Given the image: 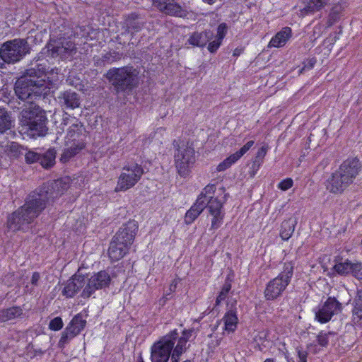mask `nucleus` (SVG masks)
<instances>
[{
  "label": "nucleus",
  "instance_id": "obj_1",
  "mask_svg": "<svg viewBox=\"0 0 362 362\" xmlns=\"http://www.w3.org/2000/svg\"><path fill=\"white\" fill-rule=\"evenodd\" d=\"M59 192L54 194L51 189L47 188L37 189L30 193L23 206L14 211L8 216L6 227L12 231H27L32 226L35 220L46 208L47 204L59 195Z\"/></svg>",
  "mask_w": 362,
  "mask_h": 362
},
{
  "label": "nucleus",
  "instance_id": "obj_2",
  "mask_svg": "<svg viewBox=\"0 0 362 362\" xmlns=\"http://www.w3.org/2000/svg\"><path fill=\"white\" fill-rule=\"evenodd\" d=\"M45 63L31 62L30 67L25 71L23 77L18 79L15 85V93L18 98L26 101L28 105L35 104L34 101L41 98L46 88L45 79L39 78L45 76Z\"/></svg>",
  "mask_w": 362,
  "mask_h": 362
},
{
  "label": "nucleus",
  "instance_id": "obj_3",
  "mask_svg": "<svg viewBox=\"0 0 362 362\" xmlns=\"http://www.w3.org/2000/svg\"><path fill=\"white\" fill-rule=\"evenodd\" d=\"M66 129L64 149L61 160L69 161L72 157L79 153L85 147L86 130L83 124L76 117L64 112L57 125V135H62Z\"/></svg>",
  "mask_w": 362,
  "mask_h": 362
},
{
  "label": "nucleus",
  "instance_id": "obj_4",
  "mask_svg": "<svg viewBox=\"0 0 362 362\" xmlns=\"http://www.w3.org/2000/svg\"><path fill=\"white\" fill-rule=\"evenodd\" d=\"M362 165L356 158L345 160L338 170L326 180L327 190L333 194H341L350 186L361 171Z\"/></svg>",
  "mask_w": 362,
  "mask_h": 362
},
{
  "label": "nucleus",
  "instance_id": "obj_5",
  "mask_svg": "<svg viewBox=\"0 0 362 362\" xmlns=\"http://www.w3.org/2000/svg\"><path fill=\"white\" fill-rule=\"evenodd\" d=\"M46 112L38 105L31 104L21 112L22 130L32 137L45 136L48 132Z\"/></svg>",
  "mask_w": 362,
  "mask_h": 362
},
{
  "label": "nucleus",
  "instance_id": "obj_6",
  "mask_svg": "<svg viewBox=\"0 0 362 362\" xmlns=\"http://www.w3.org/2000/svg\"><path fill=\"white\" fill-rule=\"evenodd\" d=\"M139 71L132 66L112 68L105 74L106 78L117 93H130L139 83Z\"/></svg>",
  "mask_w": 362,
  "mask_h": 362
},
{
  "label": "nucleus",
  "instance_id": "obj_7",
  "mask_svg": "<svg viewBox=\"0 0 362 362\" xmlns=\"http://www.w3.org/2000/svg\"><path fill=\"white\" fill-rule=\"evenodd\" d=\"M293 270L294 264L292 262H287L284 264L283 269L279 275L266 284L264 296L267 300L274 301L283 296L291 281Z\"/></svg>",
  "mask_w": 362,
  "mask_h": 362
},
{
  "label": "nucleus",
  "instance_id": "obj_8",
  "mask_svg": "<svg viewBox=\"0 0 362 362\" xmlns=\"http://www.w3.org/2000/svg\"><path fill=\"white\" fill-rule=\"evenodd\" d=\"M173 146L176 148L174 158L177 173L180 176L185 177L195 162V151L188 144L176 140L173 141Z\"/></svg>",
  "mask_w": 362,
  "mask_h": 362
},
{
  "label": "nucleus",
  "instance_id": "obj_9",
  "mask_svg": "<svg viewBox=\"0 0 362 362\" xmlns=\"http://www.w3.org/2000/svg\"><path fill=\"white\" fill-rule=\"evenodd\" d=\"M178 338V332L175 329L156 341L151 349L152 362H168L173 354L175 344Z\"/></svg>",
  "mask_w": 362,
  "mask_h": 362
},
{
  "label": "nucleus",
  "instance_id": "obj_10",
  "mask_svg": "<svg viewBox=\"0 0 362 362\" xmlns=\"http://www.w3.org/2000/svg\"><path fill=\"white\" fill-rule=\"evenodd\" d=\"M30 52V46L25 39L16 38L3 43L0 57L6 63L14 64Z\"/></svg>",
  "mask_w": 362,
  "mask_h": 362
},
{
  "label": "nucleus",
  "instance_id": "obj_11",
  "mask_svg": "<svg viewBox=\"0 0 362 362\" xmlns=\"http://www.w3.org/2000/svg\"><path fill=\"white\" fill-rule=\"evenodd\" d=\"M144 173L141 165L137 163L125 165L119 177L116 191H126L133 187L141 179Z\"/></svg>",
  "mask_w": 362,
  "mask_h": 362
},
{
  "label": "nucleus",
  "instance_id": "obj_12",
  "mask_svg": "<svg viewBox=\"0 0 362 362\" xmlns=\"http://www.w3.org/2000/svg\"><path fill=\"white\" fill-rule=\"evenodd\" d=\"M47 52L52 57L62 59H71L77 52V47L74 42L67 38L51 40L46 47Z\"/></svg>",
  "mask_w": 362,
  "mask_h": 362
},
{
  "label": "nucleus",
  "instance_id": "obj_13",
  "mask_svg": "<svg viewBox=\"0 0 362 362\" xmlns=\"http://www.w3.org/2000/svg\"><path fill=\"white\" fill-rule=\"evenodd\" d=\"M110 282L111 277L107 272L100 271L94 274L90 278H86V285L81 296L83 298H88L94 293L96 290L108 287Z\"/></svg>",
  "mask_w": 362,
  "mask_h": 362
},
{
  "label": "nucleus",
  "instance_id": "obj_14",
  "mask_svg": "<svg viewBox=\"0 0 362 362\" xmlns=\"http://www.w3.org/2000/svg\"><path fill=\"white\" fill-rule=\"evenodd\" d=\"M341 303L335 298L329 297L327 300L318 306L315 311V319L320 323L329 322L332 316L341 312Z\"/></svg>",
  "mask_w": 362,
  "mask_h": 362
},
{
  "label": "nucleus",
  "instance_id": "obj_15",
  "mask_svg": "<svg viewBox=\"0 0 362 362\" xmlns=\"http://www.w3.org/2000/svg\"><path fill=\"white\" fill-rule=\"evenodd\" d=\"M155 6L161 13L180 18L187 16L186 9L180 5L175 0H151Z\"/></svg>",
  "mask_w": 362,
  "mask_h": 362
},
{
  "label": "nucleus",
  "instance_id": "obj_16",
  "mask_svg": "<svg viewBox=\"0 0 362 362\" xmlns=\"http://www.w3.org/2000/svg\"><path fill=\"white\" fill-rule=\"evenodd\" d=\"M137 230V222L134 220H130L126 223L122 224L113 238L130 247L134 242Z\"/></svg>",
  "mask_w": 362,
  "mask_h": 362
},
{
  "label": "nucleus",
  "instance_id": "obj_17",
  "mask_svg": "<svg viewBox=\"0 0 362 362\" xmlns=\"http://www.w3.org/2000/svg\"><path fill=\"white\" fill-rule=\"evenodd\" d=\"M86 285V277L77 272L65 283L62 293L67 298H73Z\"/></svg>",
  "mask_w": 362,
  "mask_h": 362
},
{
  "label": "nucleus",
  "instance_id": "obj_18",
  "mask_svg": "<svg viewBox=\"0 0 362 362\" xmlns=\"http://www.w3.org/2000/svg\"><path fill=\"white\" fill-rule=\"evenodd\" d=\"M25 315L22 307L18 305L0 309V323H14L16 320L23 319Z\"/></svg>",
  "mask_w": 362,
  "mask_h": 362
},
{
  "label": "nucleus",
  "instance_id": "obj_19",
  "mask_svg": "<svg viewBox=\"0 0 362 362\" xmlns=\"http://www.w3.org/2000/svg\"><path fill=\"white\" fill-rule=\"evenodd\" d=\"M254 141H247L239 151L230 155L217 166V171H224L230 168L233 163L238 161L250 148L254 145Z\"/></svg>",
  "mask_w": 362,
  "mask_h": 362
},
{
  "label": "nucleus",
  "instance_id": "obj_20",
  "mask_svg": "<svg viewBox=\"0 0 362 362\" xmlns=\"http://www.w3.org/2000/svg\"><path fill=\"white\" fill-rule=\"evenodd\" d=\"M222 322L224 324L223 331L227 332V334L233 333L238 327V318L237 312L234 310H230L226 312L223 318L217 321L213 330H216Z\"/></svg>",
  "mask_w": 362,
  "mask_h": 362
},
{
  "label": "nucleus",
  "instance_id": "obj_21",
  "mask_svg": "<svg viewBox=\"0 0 362 362\" xmlns=\"http://www.w3.org/2000/svg\"><path fill=\"white\" fill-rule=\"evenodd\" d=\"M194 331V329H184L182 332V336H178L176 341H177V345L175 346L172 354V362H177L180 356L185 351L186 344L192 336Z\"/></svg>",
  "mask_w": 362,
  "mask_h": 362
},
{
  "label": "nucleus",
  "instance_id": "obj_22",
  "mask_svg": "<svg viewBox=\"0 0 362 362\" xmlns=\"http://www.w3.org/2000/svg\"><path fill=\"white\" fill-rule=\"evenodd\" d=\"M57 98L59 103L66 108L75 109L80 105V98L74 91L66 90L61 92Z\"/></svg>",
  "mask_w": 362,
  "mask_h": 362
},
{
  "label": "nucleus",
  "instance_id": "obj_23",
  "mask_svg": "<svg viewBox=\"0 0 362 362\" xmlns=\"http://www.w3.org/2000/svg\"><path fill=\"white\" fill-rule=\"evenodd\" d=\"M129 250V247L113 238L108 248V256L112 261H118L128 252Z\"/></svg>",
  "mask_w": 362,
  "mask_h": 362
},
{
  "label": "nucleus",
  "instance_id": "obj_24",
  "mask_svg": "<svg viewBox=\"0 0 362 362\" xmlns=\"http://www.w3.org/2000/svg\"><path fill=\"white\" fill-rule=\"evenodd\" d=\"M213 37L214 33L211 30L194 32L188 38L187 43L194 47H203Z\"/></svg>",
  "mask_w": 362,
  "mask_h": 362
},
{
  "label": "nucleus",
  "instance_id": "obj_25",
  "mask_svg": "<svg viewBox=\"0 0 362 362\" xmlns=\"http://www.w3.org/2000/svg\"><path fill=\"white\" fill-rule=\"evenodd\" d=\"M206 200L197 199L196 202L186 212L185 222L186 224H191L206 208Z\"/></svg>",
  "mask_w": 362,
  "mask_h": 362
},
{
  "label": "nucleus",
  "instance_id": "obj_26",
  "mask_svg": "<svg viewBox=\"0 0 362 362\" xmlns=\"http://www.w3.org/2000/svg\"><path fill=\"white\" fill-rule=\"evenodd\" d=\"M126 31L130 33L132 36L139 32L143 26L144 22L139 19V16L135 13H132L125 19Z\"/></svg>",
  "mask_w": 362,
  "mask_h": 362
},
{
  "label": "nucleus",
  "instance_id": "obj_27",
  "mask_svg": "<svg viewBox=\"0 0 362 362\" xmlns=\"http://www.w3.org/2000/svg\"><path fill=\"white\" fill-rule=\"evenodd\" d=\"M291 29L288 27L284 28L277 33L270 40L269 47H281L285 45L291 37Z\"/></svg>",
  "mask_w": 362,
  "mask_h": 362
},
{
  "label": "nucleus",
  "instance_id": "obj_28",
  "mask_svg": "<svg viewBox=\"0 0 362 362\" xmlns=\"http://www.w3.org/2000/svg\"><path fill=\"white\" fill-rule=\"evenodd\" d=\"M329 0H305V7L300 11L303 15L313 14L320 11Z\"/></svg>",
  "mask_w": 362,
  "mask_h": 362
},
{
  "label": "nucleus",
  "instance_id": "obj_29",
  "mask_svg": "<svg viewBox=\"0 0 362 362\" xmlns=\"http://www.w3.org/2000/svg\"><path fill=\"white\" fill-rule=\"evenodd\" d=\"M296 223L297 221L293 218H290L282 222L279 235L283 240H288L291 237Z\"/></svg>",
  "mask_w": 362,
  "mask_h": 362
},
{
  "label": "nucleus",
  "instance_id": "obj_30",
  "mask_svg": "<svg viewBox=\"0 0 362 362\" xmlns=\"http://www.w3.org/2000/svg\"><path fill=\"white\" fill-rule=\"evenodd\" d=\"M123 57V53L112 51L102 55L100 58L95 60L98 66H105L120 60Z\"/></svg>",
  "mask_w": 362,
  "mask_h": 362
},
{
  "label": "nucleus",
  "instance_id": "obj_31",
  "mask_svg": "<svg viewBox=\"0 0 362 362\" xmlns=\"http://www.w3.org/2000/svg\"><path fill=\"white\" fill-rule=\"evenodd\" d=\"M31 62H36V63H45L46 64V69H45V76L39 78V79H45V81L46 80H48L49 81H57L59 80L58 78V74L59 72V69L58 68H51L49 69V66H47V61L44 60L43 59H41L40 57H38L37 59L35 58L33 61Z\"/></svg>",
  "mask_w": 362,
  "mask_h": 362
},
{
  "label": "nucleus",
  "instance_id": "obj_32",
  "mask_svg": "<svg viewBox=\"0 0 362 362\" xmlns=\"http://www.w3.org/2000/svg\"><path fill=\"white\" fill-rule=\"evenodd\" d=\"M56 151L49 148L43 153H40L39 163L46 169L52 168L55 164Z\"/></svg>",
  "mask_w": 362,
  "mask_h": 362
},
{
  "label": "nucleus",
  "instance_id": "obj_33",
  "mask_svg": "<svg viewBox=\"0 0 362 362\" xmlns=\"http://www.w3.org/2000/svg\"><path fill=\"white\" fill-rule=\"evenodd\" d=\"M11 114L5 108L0 107V133H4L13 127Z\"/></svg>",
  "mask_w": 362,
  "mask_h": 362
},
{
  "label": "nucleus",
  "instance_id": "obj_34",
  "mask_svg": "<svg viewBox=\"0 0 362 362\" xmlns=\"http://www.w3.org/2000/svg\"><path fill=\"white\" fill-rule=\"evenodd\" d=\"M86 325V320L83 319L81 314H77L72 318L67 327H70V329L78 335L85 328Z\"/></svg>",
  "mask_w": 362,
  "mask_h": 362
},
{
  "label": "nucleus",
  "instance_id": "obj_35",
  "mask_svg": "<svg viewBox=\"0 0 362 362\" xmlns=\"http://www.w3.org/2000/svg\"><path fill=\"white\" fill-rule=\"evenodd\" d=\"M354 263L348 259L344 262L337 263L334 265L333 269L339 275L346 276L351 274Z\"/></svg>",
  "mask_w": 362,
  "mask_h": 362
},
{
  "label": "nucleus",
  "instance_id": "obj_36",
  "mask_svg": "<svg viewBox=\"0 0 362 362\" xmlns=\"http://www.w3.org/2000/svg\"><path fill=\"white\" fill-rule=\"evenodd\" d=\"M211 215L218 214L223 213L222 211L223 204L218 200V198L210 197V199L206 201V206Z\"/></svg>",
  "mask_w": 362,
  "mask_h": 362
},
{
  "label": "nucleus",
  "instance_id": "obj_37",
  "mask_svg": "<svg viewBox=\"0 0 362 362\" xmlns=\"http://www.w3.org/2000/svg\"><path fill=\"white\" fill-rule=\"evenodd\" d=\"M77 335L74 333V331L70 329V327H66L62 332L61 338L58 342V346L61 349H63L67 345L74 337Z\"/></svg>",
  "mask_w": 362,
  "mask_h": 362
},
{
  "label": "nucleus",
  "instance_id": "obj_38",
  "mask_svg": "<svg viewBox=\"0 0 362 362\" xmlns=\"http://www.w3.org/2000/svg\"><path fill=\"white\" fill-rule=\"evenodd\" d=\"M267 150H268L267 146H263L258 150L257 155L255 158V160H253V163L252 164V168L254 170H258V169L262 165L263 160L267 154Z\"/></svg>",
  "mask_w": 362,
  "mask_h": 362
},
{
  "label": "nucleus",
  "instance_id": "obj_39",
  "mask_svg": "<svg viewBox=\"0 0 362 362\" xmlns=\"http://www.w3.org/2000/svg\"><path fill=\"white\" fill-rule=\"evenodd\" d=\"M231 287H232V286H231L230 280H229V279H226V281L222 286L221 291H220L218 296L216 298V304H215L216 306H218L221 303V301L226 300L229 291L231 289Z\"/></svg>",
  "mask_w": 362,
  "mask_h": 362
},
{
  "label": "nucleus",
  "instance_id": "obj_40",
  "mask_svg": "<svg viewBox=\"0 0 362 362\" xmlns=\"http://www.w3.org/2000/svg\"><path fill=\"white\" fill-rule=\"evenodd\" d=\"M215 190L216 186L214 185H208L203 189L197 199L206 200V202L207 199H210V197H213L212 195L215 192Z\"/></svg>",
  "mask_w": 362,
  "mask_h": 362
},
{
  "label": "nucleus",
  "instance_id": "obj_41",
  "mask_svg": "<svg viewBox=\"0 0 362 362\" xmlns=\"http://www.w3.org/2000/svg\"><path fill=\"white\" fill-rule=\"evenodd\" d=\"M351 275L362 284V262H356L354 263Z\"/></svg>",
  "mask_w": 362,
  "mask_h": 362
},
{
  "label": "nucleus",
  "instance_id": "obj_42",
  "mask_svg": "<svg viewBox=\"0 0 362 362\" xmlns=\"http://www.w3.org/2000/svg\"><path fill=\"white\" fill-rule=\"evenodd\" d=\"M40 158V153H36L33 151H28L25 154V162L28 164L39 163Z\"/></svg>",
  "mask_w": 362,
  "mask_h": 362
},
{
  "label": "nucleus",
  "instance_id": "obj_43",
  "mask_svg": "<svg viewBox=\"0 0 362 362\" xmlns=\"http://www.w3.org/2000/svg\"><path fill=\"white\" fill-rule=\"evenodd\" d=\"M211 216H213V218L211 220V229L216 230L221 226L224 217V213H220L218 214H214Z\"/></svg>",
  "mask_w": 362,
  "mask_h": 362
},
{
  "label": "nucleus",
  "instance_id": "obj_44",
  "mask_svg": "<svg viewBox=\"0 0 362 362\" xmlns=\"http://www.w3.org/2000/svg\"><path fill=\"white\" fill-rule=\"evenodd\" d=\"M64 326V322L60 317H56L51 320L49 323V328L53 331H59Z\"/></svg>",
  "mask_w": 362,
  "mask_h": 362
},
{
  "label": "nucleus",
  "instance_id": "obj_45",
  "mask_svg": "<svg viewBox=\"0 0 362 362\" xmlns=\"http://www.w3.org/2000/svg\"><path fill=\"white\" fill-rule=\"evenodd\" d=\"M339 8L338 6H336L332 9L327 20L328 26L332 25L339 19Z\"/></svg>",
  "mask_w": 362,
  "mask_h": 362
},
{
  "label": "nucleus",
  "instance_id": "obj_46",
  "mask_svg": "<svg viewBox=\"0 0 362 362\" xmlns=\"http://www.w3.org/2000/svg\"><path fill=\"white\" fill-rule=\"evenodd\" d=\"M228 31V26L226 23H221L217 28V35L216 38L218 39V40L223 41V38L226 37V33Z\"/></svg>",
  "mask_w": 362,
  "mask_h": 362
},
{
  "label": "nucleus",
  "instance_id": "obj_47",
  "mask_svg": "<svg viewBox=\"0 0 362 362\" xmlns=\"http://www.w3.org/2000/svg\"><path fill=\"white\" fill-rule=\"evenodd\" d=\"M293 184V181L291 178H286L279 183L278 187L283 191H286L290 189Z\"/></svg>",
  "mask_w": 362,
  "mask_h": 362
},
{
  "label": "nucleus",
  "instance_id": "obj_48",
  "mask_svg": "<svg viewBox=\"0 0 362 362\" xmlns=\"http://www.w3.org/2000/svg\"><path fill=\"white\" fill-rule=\"evenodd\" d=\"M222 41L218 40V39H216L215 40L211 42L208 45V50L211 52H216L217 49L219 48L220 45H221Z\"/></svg>",
  "mask_w": 362,
  "mask_h": 362
},
{
  "label": "nucleus",
  "instance_id": "obj_49",
  "mask_svg": "<svg viewBox=\"0 0 362 362\" xmlns=\"http://www.w3.org/2000/svg\"><path fill=\"white\" fill-rule=\"evenodd\" d=\"M318 344L322 346H326L328 344V336L326 333L320 332L317 337Z\"/></svg>",
  "mask_w": 362,
  "mask_h": 362
},
{
  "label": "nucleus",
  "instance_id": "obj_50",
  "mask_svg": "<svg viewBox=\"0 0 362 362\" xmlns=\"http://www.w3.org/2000/svg\"><path fill=\"white\" fill-rule=\"evenodd\" d=\"M316 63V59L314 58L308 59L307 62H304V66L302 68L301 72L303 71L309 70L313 68L314 65Z\"/></svg>",
  "mask_w": 362,
  "mask_h": 362
},
{
  "label": "nucleus",
  "instance_id": "obj_51",
  "mask_svg": "<svg viewBox=\"0 0 362 362\" xmlns=\"http://www.w3.org/2000/svg\"><path fill=\"white\" fill-rule=\"evenodd\" d=\"M297 352L299 358V362H307V353L299 349H297Z\"/></svg>",
  "mask_w": 362,
  "mask_h": 362
},
{
  "label": "nucleus",
  "instance_id": "obj_52",
  "mask_svg": "<svg viewBox=\"0 0 362 362\" xmlns=\"http://www.w3.org/2000/svg\"><path fill=\"white\" fill-rule=\"evenodd\" d=\"M40 275L38 272H34L31 277V284L34 286H37L38 281L40 280Z\"/></svg>",
  "mask_w": 362,
  "mask_h": 362
},
{
  "label": "nucleus",
  "instance_id": "obj_53",
  "mask_svg": "<svg viewBox=\"0 0 362 362\" xmlns=\"http://www.w3.org/2000/svg\"><path fill=\"white\" fill-rule=\"evenodd\" d=\"M177 288V281L174 280L172 284L170 285L169 290L170 293H166V295H170L171 292H174Z\"/></svg>",
  "mask_w": 362,
  "mask_h": 362
},
{
  "label": "nucleus",
  "instance_id": "obj_54",
  "mask_svg": "<svg viewBox=\"0 0 362 362\" xmlns=\"http://www.w3.org/2000/svg\"><path fill=\"white\" fill-rule=\"evenodd\" d=\"M59 186H61L64 189H66L68 188V186L66 183H64L62 185V180H57L55 182V187H59Z\"/></svg>",
  "mask_w": 362,
  "mask_h": 362
},
{
  "label": "nucleus",
  "instance_id": "obj_55",
  "mask_svg": "<svg viewBox=\"0 0 362 362\" xmlns=\"http://www.w3.org/2000/svg\"><path fill=\"white\" fill-rule=\"evenodd\" d=\"M242 52V49H238V48H236L234 51H233V56L235 57H237V56H239Z\"/></svg>",
  "mask_w": 362,
  "mask_h": 362
},
{
  "label": "nucleus",
  "instance_id": "obj_56",
  "mask_svg": "<svg viewBox=\"0 0 362 362\" xmlns=\"http://www.w3.org/2000/svg\"><path fill=\"white\" fill-rule=\"evenodd\" d=\"M203 1L208 4L211 5V4H214L216 1V0H203Z\"/></svg>",
  "mask_w": 362,
  "mask_h": 362
},
{
  "label": "nucleus",
  "instance_id": "obj_57",
  "mask_svg": "<svg viewBox=\"0 0 362 362\" xmlns=\"http://www.w3.org/2000/svg\"><path fill=\"white\" fill-rule=\"evenodd\" d=\"M264 362H274V361L272 358H267Z\"/></svg>",
  "mask_w": 362,
  "mask_h": 362
},
{
  "label": "nucleus",
  "instance_id": "obj_58",
  "mask_svg": "<svg viewBox=\"0 0 362 362\" xmlns=\"http://www.w3.org/2000/svg\"><path fill=\"white\" fill-rule=\"evenodd\" d=\"M170 362H172V361H171ZM177 362H178V361H177ZM183 362H191V361H190L187 360V361H183Z\"/></svg>",
  "mask_w": 362,
  "mask_h": 362
},
{
  "label": "nucleus",
  "instance_id": "obj_59",
  "mask_svg": "<svg viewBox=\"0 0 362 362\" xmlns=\"http://www.w3.org/2000/svg\"><path fill=\"white\" fill-rule=\"evenodd\" d=\"M139 362H144V361H139Z\"/></svg>",
  "mask_w": 362,
  "mask_h": 362
}]
</instances>
